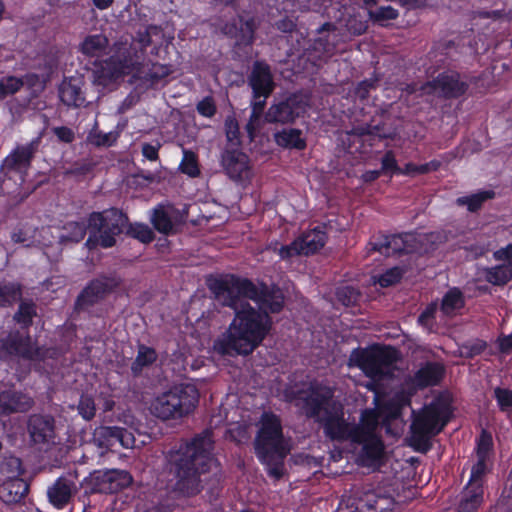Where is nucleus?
<instances>
[{
    "label": "nucleus",
    "mask_w": 512,
    "mask_h": 512,
    "mask_svg": "<svg viewBox=\"0 0 512 512\" xmlns=\"http://www.w3.org/2000/svg\"><path fill=\"white\" fill-rule=\"evenodd\" d=\"M467 76L462 77L456 70L440 72L435 78L427 81L421 86L423 93L431 94L438 92L444 99H459L469 91Z\"/></svg>",
    "instance_id": "obj_15"
},
{
    "label": "nucleus",
    "mask_w": 512,
    "mask_h": 512,
    "mask_svg": "<svg viewBox=\"0 0 512 512\" xmlns=\"http://www.w3.org/2000/svg\"><path fill=\"white\" fill-rule=\"evenodd\" d=\"M380 171L382 175H402L403 167H400L397 163L395 153L393 150H387L383 157L381 158V168Z\"/></svg>",
    "instance_id": "obj_53"
},
{
    "label": "nucleus",
    "mask_w": 512,
    "mask_h": 512,
    "mask_svg": "<svg viewBox=\"0 0 512 512\" xmlns=\"http://www.w3.org/2000/svg\"><path fill=\"white\" fill-rule=\"evenodd\" d=\"M255 293L249 297V300L254 301L259 311H264L268 315L280 313L285 304L284 293L281 288L276 284H267L260 281L258 284L254 283Z\"/></svg>",
    "instance_id": "obj_20"
},
{
    "label": "nucleus",
    "mask_w": 512,
    "mask_h": 512,
    "mask_svg": "<svg viewBox=\"0 0 512 512\" xmlns=\"http://www.w3.org/2000/svg\"><path fill=\"white\" fill-rule=\"evenodd\" d=\"M40 138H35L27 144L17 145L3 160L0 170L27 172L38 150Z\"/></svg>",
    "instance_id": "obj_23"
},
{
    "label": "nucleus",
    "mask_w": 512,
    "mask_h": 512,
    "mask_svg": "<svg viewBox=\"0 0 512 512\" xmlns=\"http://www.w3.org/2000/svg\"><path fill=\"white\" fill-rule=\"evenodd\" d=\"M91 234L85 245L90 249L101 247L112 248L117 243V237L122 233L139 240L144 244L151 243L154 238L152 229L144 223H129L128 215L117 207L103 211H93L89 214Z\"/></svg>",
    "instance_id": "obj_4"
},
{
    "label": "nucleus",
    "mask_w": 512,
    "mask_h": 512,
    "mask_svg": "<svg viewBox=\"0 0 512 512\" xmlns=\"http://www.w3.org/2000/svg\"><path fill=\"white\" fill-rule=\"evenodd\" d=\"M272 325L270 315L244 302L226 331L214 340L213 351L220 356L250 355L268 336Z\"/></svg>",
    "instance_id": "obj_3"
},
{
    "label": "nucleus",
    "mask_w": 512,
    "mask_h": 512,
    "mask_svg": "<svg viewBox=\"0 0 512 512\" xmlns=\"http://www.w3.org/2000/svg\"><path fill=\"white\" fill-rule=\"evenodd\" d=\"M495 198L493 190H481L467 196L458 197L455 204L459 207L466 206L471 213L478 212L488 200Z\"/></svg>",
    "instance_id": "obj_38"
},
{
    "label": "nucleus",
    "mask_w": 512,
    "mask_h": 512,
    "mask_svg": "<svg viewBox=\"0 0 512 512\" xmlns=\"http://www.w3.org/2000/svg\"><path fill=\"white\" fill-rule=\"evenodd\" d=\"M466 79L469 83V87L472 86L470 91L471 96L485 94L492 84V77L486 72H482L477 76L467 77Z\"/></svg>",
    "instance_id": "obj_50"
},
{
    "label": "nucleus",
    "mask_w": 512,
    "mask_h": 512,
    "mask_svg": "<svg viewBox=\"0 0 512 512\" xmlns=\"http://www.w3.org/2000/svg\"><path fill=\"white\" fill-rule=\"evenodd\" d=\"M357 512H393L395 500L381 488L357 491L351 502Z\"/></svg>",
    "instance_id": "obj_19"
},
{
    "label": "nucleus",
    "mask_w": 512,
    "mask_h": 512,
    "mask_svg": "<svg viewBox=\"0 0 512 512\" xmlns=\"http://www.w3.org/2000/svg\"><path fill=\"white\" fill-rule=\"evenodd\" d=\"M171 72L172 70L170 65L153 62L151 59H147L145 57V62L143 67L140 69L137 79L150 82L151 84H156L170 75Z\"/></svg>",
    "instance_id": "obj_34"
},
{
    "label": "nucleus",
    "mask_w": 512,
    "mask_h": 512,
    "mask_svg": "<svg viewBox=\"0 0 512 512\" xmlns=\"http://www.w3.org/2000/svg\"><path fill=\"white\" fill-rule=\"evenodd\" d=\"M484 279L495 286H504L512 280V267L506 264L488 267L483 270Z\"/></svg>",
    "instance_id": "obj_40"
},
{
    "label": "nucleus",
    "mask_w": 512,
    "mask_h": 512,
    "mask_svg": "<svg viewBox=\"0 0 512 512\" xmlns=\"http://www.w3.org/2000/svg\"><path fill=\"white\" fill-rule=\"evenodd\" d=\"M158 355L154 348L140 344L136 358L131 363V373L137 377L141 375L144 368L150 367L157 361Z\"/></svg>",
    "instance_id": "obj_36"
},
{
    "label": "nucleus",
    "mask_w": 512,
    "mask_h": 512,
    "mask_svg": "<svg viewBox=\"0 0 512 512\" xmlns=\"http://www.w3.org/2000/svg\"><path fill=\"white\" fill-rule=\"evenodd\" d=\"M213 433L210 429L182 441L166 455V468L171 479V492L178 498H192L204 489L202 475L213 473L220 481L222 467L214 453Z\"/></svg>",
    "instance_id": "obj_1"
},
{
    "label": "nucleus",
    "mask_w": 512,
    "mask_h": 512,
    "mask_svg": "<svg viewBox=\"0 0 512 512\" xmlns=\"http://www.w3.org/2000/svg\"><path fill=\"white\" fill-rule=\"evenodd\" d=\"M122 283L123 279L116 273H103L91 279L77 295L74 303L75 310L78 312H90L92 307L114 293Z\"/></svg>",
    "instance_id": "obj_12"
},
{
    "label": "nucleus",
    "mask_w": 512,
    "mask_h": 512,
    "mask_svg": "<svg viewBox=\"0 0 512 512\" xmlns=\"http://www.w3.org/2000/svg\"><path fill=\"white\" fill-rule=\"evenodd\" d=\"M308 103L300 94H292L270 106L265 119L269 123H293L307 112Z\"/></svg>",
    "instance_id": "obj_17"
},
{
    "label": "nucleus",
    "mask_w": 512,
    "mask_h": 512,
    "mask_svg": "<svg viewBox=\"0 0 512 512\" xmlns=\"http://www.w3.org/2000/svg\"><path fill=\"white\" fill-rule=\"evenodd\" d=\"M465 305V300L462 291L453 287L450 288L443 296L441 301V311L449 315L457 309H461Z\"/></svg>",
    "instance_id": "obj_44"
},
{
    "label": "nucleus",
    "mask_w": 512,
    "mask_h": 512,
    "mask_svg": "<svg viewBox=\"0 0 512 512\" xmlns=\"http://www.w3.org/2000/svg\"><path fill=\"white\" fill-rule=\"evenodd\" d=\"M446 369L443 363L427 361L414 373L411 383L417 389L438 386L445 377Z\"/></svg>",
    "instance_id": "obj_28"
},
{
    "label": "nucleus",
    "mask_w": 512,
    "mask_h": 512,
    "mask_svg": "<svg viewBox=\"0 0 512 512\" xmlns=\"http://www.w3.org/2000/svg\"><path fill=\"white\" fill-rule=\"evenodd\" d=\"M221 165L227 176L235 182L245 180L250 172L249 158L238 148H225L221 154Z\"/></svg>",
    "instance_id": "obj_24"
},
{
    "label": "nucleus",
    "mask_w": 512,
    "mask_h": 512,
    "mask_svg": "<svg viewBox=\"0 0 512 512\" xmlns=\"http://www.w3.org/2000/svg\"><path fill=\"white\" fill-rule=\"evenodd\" d=\"M93 439L98 447L105 449H111L117 443L124 448H130L135 442L131 432L118 426H100L96 428Z\"/></svg>",
    "instance_id": "obj_25"
},
{
    "label": "nucleus",
    "mask_w": 512,
    "mask_h": 512,
    "mask_svg": "<svg viewBox=\"0 0 512 512\" xmlns=\"http://www.w3.org/2000/svg\"><path fill=\"white\" fill-rule=\"evenodd\" d=\"M345 26L351 35L360 36L366 32L368 22L361 14H352L346 19Z\"/></svg>",
    "instance_id": "obj_55"
},
{
    "label": "nucleus",
    "mask_w": 512,
    "mask_h": 512,
    "mask_svg": "<svg viewBox=\"0 0 512 512\" xmlns=\"http://www.w3.org/2000/svg\"><path fill=\"white\" fill-rule=\"evenodd\" d=\"M209 290L223 306L238 310L241 298L249 299L255 293L254 282L235 274H227L208 281Z\"/></svg>",
    "instance_id": "obj_11"
},
{
    "label": "nucleus",
    "mask_w": 512,
    "mask_h": 512,
    "mask_svg": "<svg viewBox=\"0 0 512 512\" xmlns=\"http://www.w3.org/2000/svg\"><path fill=\"white\" fill-rule=\"evenodd\" d=\"M89 229V235L91 234V228L89 227V217L87 222L85 221H69L62 227L60 239L63 242L79 243L81 242Z\"/></svg>",
    "instance_id": "obj_37"
},
{
    "label": "nucleus",
    "mask_w": 512,
    "mask_h": 512,
    "mask_svg": "<svg viewBox=\"0 0 512 512\" xmlns=\"http://www.w3.org/2000/svg\"><path fill=\"white\" fill-rule=\"evenodd\" d=\"M276 144L285 149L304 150L307 146L303 133L297 128L282 129L274 134Z\"/></svg>",
    "instance_id": "obj_33"
},
{
    "label": "nucleus",
    "mask_w": 512,
    "mask_h": 512,
    "mask_svg": "<svg viewBox=\"0 0 512 512\" xmlns=\"http://www.w3.org/2000/svg\"><path fill=\"white\" fill-rule=\"evenodd\" d=\"M179 169L183 174H186L191 178L198 177L200 175V168L196 153L191 150L184 149Z\"/></svg>",
    "instance_id": "obj_48"
},
{
    "label": "nucleus",
    "mask_w": 512,
    "mask_h": 512,
    "mask_svg": "<svg viewBox=\"0 0 512 512\" xmlns=\"http://www.w3.org/2000/svg\"><path fill=\"white\" fill-rule=\"evenodd\" d=\"M436 312L437 304L435 302L429 303L418 316V323L425 328L431 329L435 323Z\"/></svg>",
    "instance_id": "obj_61"
},
{
    "label": "nucleus",
    "mask_w": 512,
    "mask_h": 512,
    "mask_svg": "<svg viewBox=\"0 0 512 512\" xmlns=\"http://www.w3.org/2000/svg\"><path fill=\"white\" fill-rule=\"evenodd\" d=\"M494 398L502 412H508L512 409V390L508 388L496 387L494 389Z\"/></svg>",
    "instance_id": "obj_58"
},
{
    "label": "nucleus",
    "mask_w": 512,
    "mask_h": 512,
    "mask_svg": "<svg viewBox=\"0 0 512 512\" xmlns=\"http://www.w3.org/2000/svg\"><path fill=\"white\" fill-rule=\"evenodd\" d=\"M337 300L344 306L350 307L357 304L361 296L360 291L350 285L338 287L335 292Z\"/></svg>",
    "instance_id": "obj_52"
},
{
    "label": "nucleus",
    "mask_w": 512,
    "mask_h": 512,
    "mask_svg": "<svg viewBox=\"0 0 512 512\" xmlns=\"http://www.w3.org/2000/svg\"><path fill=\"white\" fill-rule=\"evenodd\" d=\"M302 249L300 241L297 238L288 245H282L279 249V256L283 260H288L292 257L303 255Z\"/></svg>",
    "instance_id": "obj_63"
},
{
    "label": "nucleus",
    "mask_w": 512,
    "mask_h": 512,
    "mask_svg": "<svg viewBox=\"0 0 512 512\" xmlns=\"http://www.w3.org/2000/svg\"><path fill=\"white\" fill-rule=\"evenodd\" d=\"M379 81L380 77L374 73L372 77L358 82L353 91L354 96L361 102L367 101L370 92L377 89Z\"/></svg>",
    "instance_id": "obj_49"
},
{
    "label": "nucleus",
    "mask_w": 512,
    "mask_h": 512,
    "mask_svg": "<svg viewBox=\"0 0 512 512\" xmlns=\"http://www.w3.org/2000/svg\"><path fill=\"white\" fill-rule=\"evenodd\" d=\"M59 97L62 103L68 107H81L85 102L81 88L71 83L61 85Z\"/></svg>",
    "instance_id": "obj_42"
},
{
    "label": "nucleus",
    "mask_w": 512,
    "mask_h": 512,
    "mask_svg": "<svg viewBox=\"0 0 512 512\" xmlns=\"http://www.w3.org/2000/svg\"><path fill=\"white\" fill-rule=\"evenodd\" d=\"M109 39L104 34L87 35L80 44V51L87 57L100 58L107 54Z\"/></svg>",
    "instance_id": "obj_32"
},
{
    "label": "nucleus",
    "mask_w": 512,
    "mask_h": 512,
    "mask_svg": "<svg viewBox=\"0 0 512 512\" xmlns=\"http://www.w3.org/2000/svg\"><path fill=\"white\" fill-rule=\"evenodd\" d=\"M27 431L35 445H48L55 442L56 421L50 414H31L27 420Z\"/></svg>",
    "instance_id": "obj_21"
},
{
    "label": "nucleus",
    "mask_w": 512,
    "mask_h": 512,
    "mask_svg": "<svg viewBox=\"0 0 512 512\" xmlns=\"http://www.w3.org/2000/svg\"><path fill=\"white\" fill-rule=\"evenodd\" d=\"M403 277V271L399 267H392L387 269L384 273L379 275L377 283L382 288H388L400 282Z\"/></svg>",
    "instance_id": "obj_56"
},
{
    "label": "nucleus",
    "mask_w": 512,
    "mask_h": 512,
    "mask_svg": "<svg viewBox=\"0 0 512 512\" xmlns=\"http://www.w3.org/2000/svg\"><path fill=\"white\" fill-rule=\"evenodd\" d=\"M34 404V399L22 391L3 390L0 392V417L28 412Z\"/></svg>",
    "instance_id": "obj_27"
},
{
    "label": "nucleus",
    "mask_w": 512,
    "mask_h": 512,
    "mask_svg": "<svg viewBox=\"0 0 512 512\" xmlns=\"http://www.w3.org/2000/svg\"><path fill=\"white\" fill-rule=\"evenodd\" d=\"M484 486L467 483L462 492L459 512H476L483 503Z\"/></svg>",
    "instance_id": "obj_31"
},
{
    "label": "nucleus",
    "mask_w": 512,
    "mask_h": 512,
    "mask_svg": "<svg viewBox=\"0 0 512 512\" xmlns=\"http://www.w3.org/2000/svg\"><path fill=\"white\" fill-rule=\"evenodd\" d=\"M77 411L85 421L92 420L96 414V405L93 397L82 394L77 405Z\"/></svg>",
    "instance_id": "obj_54"
},
{
    "label": "nucleus",
    "mask_w": 512,
    "mask_h": 512,
    "mask_svg": "<svg viewBox=\"0 0 512 512\" xmlns=\"http://www.w3.org/2000/svg\"><path fill=\"white\" fill-rule=\"evenodd\" d=\"M441 162L437 159H433L424 164H415L408 162L403 166V176L415 177L417 175H425L430 172H436L440 169Z\"/></svg>",
    "instance_id": "obj_45"
},
{
    "label": "nucleus",
    "mask_w": 512,
    "mask_h": 512,
    "mask_svg": "<svg viewBox=\"0 0 512 512\" xmlns=\"http://www.w3.org/2000/svg\"><path fill=\"white\" fill-rule=\"evenodd\" d=\"M252 98H269L275 89L271 67L263 60H256L248 76Z\"/></svg>",
    "instance_id": "obj_22"
},
{
    "label": "nucleus",
    "mask_w": 512,
    "mask_h": 512,
    "mask_svg": "<svg viewBox=\"0 0 512 512\" xmlns=\"http://www.w3.org/2000/svg\"><path fill=\"white\" fill-rule=\"evenodd\" d=\"M37 316V307L32 300H22L19 303L17 311L13 315V320L22 330L28 331L33 325V319Z\"/></svg>",
    "instance_id": "obj_39"
},
{
    "label": "nucleus",
    "mask_w": 512,
    "mask_h": 512,
    "mask_svg": "<svg viewBox=\"0 0 512 512\" xmlns=\"http://www.w3.org/2000/svg\"><path fill=\"white\" fill-rule=\"evenodd\" d=\"M487 472V459L477 457L476 463L471 468L469 484H484L483 478Z\"/></svg>",
    "instance_id": "obj_57"
},
{
    "label": "nucleus",
    "mask_w": 512,
    "mask_h": 512,
    "mask_svg": "<svg viewBox=\"0 0 512 512\" xmlns=\"http://www.w3.org/2000/svg\"><path fill=\"white\" fill-rule=\"evenodd\" d=\"M258 23L255 17L245 18L241 14H237L230 21L220 24L221 33L228 38L235 40L238 47H250L255 41V33Z\"/></svg>",
    "instance_id": "obj_18"
},
{
    "label": "nucleus",
    "mask_w": 512,
    "mask_h": 512,
    "mask_svg": "<svg viewBox=\"0 0 512 512\" xmlns=\"http://www.w3.org/2000/svg\"><path fill=\"white\" fill-rule=\"evenodd\" d=\"M338 28L333 22H325L316 29L317 38L303 49L302 56L314 67H321L334 54L339 41Z\"/></svg>",
    "instance_id": "obj_14"
},
{
    "label": "nucleus",
    "mask_w": 512,
    "mask_h": 512,
    "mask_svg": "<svg viewBox=\"0 0 512 512\" xmlns=\"http://www.w3.org/2000/svg\"><path fill=\"white\" fill-rule=\"evenodd\" d=\"M225 134L227 141L239 146L240 141V128L237 120L234 117H228L224 123Z\"/></svg>",
    "instance_id": "obj_60"
},
{
    "label": "nucleus",
    "mask_w": 512,
    "mask_h": 512,
    "mask_svg": "<svg viewBox=\"0 0 512 512\" xmlns=\"http://www.w3.org/2000/svg\"><path fill=\"white\" fill-rule=\"evenodd\" d=\"M199 397L195 385L181 383L157 396L152 404V410L155 416L163 420L180 419L196 409Z\"/></svg>",
    "instance_id": "obj_8"
},
{
    "label": "nucleus",
    "mask_w": 512,
    "mask_h": 512,
    "mask_svg": "<svg viewBox=\"0 0 512 512\" xmlns=\"http://www.w3.org/2000/svg\"><path fill=\"white\" fill-rule=\"evenodd\" d=\"M119 137L118 132L104 133L98 129L97 122L94 127L89 131L86 141L88 144L100 148V147H111L115 145Z\"/></svg>",
    "instance_id": "obj_43"
},
{
    "label": "nucleus",
    "mask_w": 512,
    "mask_h": 512,
    "mask_svg": "<svg viewBox=\"0 0 512 512\" xmlns=\"http://www.w3.org/2000/svg\"><path fill=\"white\" fill-rule=\"evenodd\" d=\"M22 296V285L18 282L0 281V307L12 306Z\"/></svg>",
    "instance_id": "obj_41"
},
{
    "label": "nucleus",
    "mask_w": 512,
    "mask_h": 512,
    "mask_svg": "<svg viewBox=\"0 0 512 512\" xmlns=\"http://www.w3.org/2000/svg\"><path fill=\"white\" fill-rule=\"evenodd\" d=\"M379 418L377 410L365 409L358 423H350L345 419L344 408L339 403L319 419V424L331 441L361 446L358 459L361 464L371 466L379 463L385 453V444L378 432Z\"/></svg>",
    "instance_id": "obj_2"
},
{
    "label": "nucleus",
    "mask_w": 512,
    "mask_h": 512,
    "mask_svg": "<svg viewBox=\"0 0 512 512\" xmlns=\"http://www.w3.org/2000/svg\"><path fill=\"white\" fill-rule=\"evenodd\" d=\"M24 86L22 78L16 76H4L0 79V101L16 94Z\"/></svg>",
    "instance_id": "obj_51"
},
{
    "label": "nucleus",
    "mask_w": 512,
    "mask_h": 512,
    "mask_svg": "<svg viewBox=\"0 0 512 512\" xmlns=\"http://www.w3.org/2000/svg\"><path fill=\"white\" fill-rule=\"evenodd\" d=\"M487 348V343L484 340L476 339L471 342H467L462 345V355L465 358L473 359L474 357L481 355Z\"/></svg>",
    "instance_id": "obj_59"
},
{
    "label": "nucleus",
    "mask_w": 512,
    "mask_h": 512,
    "mask_svg": "<svg viewBox=\"0 0 512 512\" xmlns=\"http://www.w3.org/2000/svg\"><path fill=\"white\" fill-rule=\"evenodd\" d=\"M163 42L164 31L160 26L151 24L139 29L128 46L119 47L116 53L106 60L111 76L132 75L137 79L145 62L146 49L151 47L150 54L157 56Z\"/></svg>",
    "instance_id": "obj_6"
},
{
    "label": "nucleus",
    "mask_w": 512,
    "mask_h": 512,
    "mask_svg": "<svg viewBox=\"0 0 512 512\" xmlns=\"http://www.w3.org/2000/svg\"><path fill=\"white\" fill-rule=\"evenodd\" d=\"M29 491V484L22 478H8L0 484V500L6 505L21 503Z\"/></svg>",
    "instance_id": "obj_29"
},
{
    "label": "nucleus",
    "mask_w": 512,
    "mask_h": 512,
    "mask_svg": "<svg viewBox=\"0 0 512 512\" xmlns=\"http://www.w3.org/2000/svg\"><path fill=\"white\" fill-rule=\"evenodd\" d=\"M298 240L303 248V255L308 256L318 252L324 247L327 235L320 227H316L311 231L302 234L298 237Z\"/></svg>",
    "instance_id": "obj_35"
},
{
    "label": "nucleus",
    "mask_w": 512,
    "mask_h": 512,
    "mask_svg": "<svg viewBox=\"0 0 512 512\" xmlns=\"http://www.w3.org/2000/svg\"><path fill=\"white\" fill-rule=\"evenodd\" d=\"M196 110L199 113V115L206 118H212L217 112V107L214 98L212 96L204 97L197 103Z\"/></svg>",
    "instance_id": "obj_62"
},
{
    "label": "nucleus",
    "mask_w": 512,
    "mask_h": 512,
    "mask_svg": "<svg viewBox=\"0 0 512 512\" xmlns=\"http://www.w3.org/2000/svg\"><path fill=\"white\" fill-rule=\"evenodd\" d=\"M133 478L125 470L94 471L85 478L90 493L114 494L131 485Z\"/></svg>",
    "instance_id": "obj_16"
},
{
    "label": "nucleus",
    "mask_w": 512,
    "mask_h": 512,
    "mask_svg": "<svg viewBox=\"0 0 512 512\" xmlns=\"http://www.w3.org/2000/svg\"><path fill=\"white\" fill-rule=\"evenodd\" d=\"M408 239H415L411 233H399L393 235H379L369 242L370 251L383 255H401L408 252Z\"/></svg>",
    "instance_id": "obj_26"
},
{
    "label": "nucleus",
    "mask_w": 512,
    "mask_h": 512,
    "mask_svg": "<svg viewBox=\"0 0 512 512\" xmlns=\"http://www.w3.org/2000/svg\"><path fill=\"white\" fill-rule=\"evenodd\" d=\"M298 401L297 406L303 411L304 415L309 419H314L319 423V419L327 412L339 405L334 400V390L328 386L311 385L307 391L299 390L295 394Z\"/></svg>",
    "instance_id": "obj_13"
},
{
    "label": "nucleus",
    "mask_w": 512,
    "mask_h": 512,
    "mask_svg": "<svg viewBox=\"0 0 512 512\" xmlns=\"http://www.w3.org/2000/svg\"><path fill=\"white\" fill-rule=\"evenodd\" d=\"M74 483L64 477H59L48 488L47 495L50 503L57 509L65 507L72 497Z\"/></svg>",
    "instance_id": "obj_30"
},
{
    "label": "nucleus",
    "mask_w": 512,
    "mask_h": 512,
    "mask_svg": "<svg viewBox=\"0 0 512 512\" xmlns=\"http://www.w3.org/2000/svg\"><path fill=\"white\" fill-rule=\"evenodd\" d=\"M47 350L32 340L29 331L15 329L0 338V361L10 364L20 360L44 361Z\"/></svg>",
    "instance_id": "obj_10"
},
{
    "label": "nucleus",
    "mask_w": 512,
    "mask_h": 512,
    "mask_svg": "<svg viewBox=\"0 0 512 512\" xmlns=\"http://www.w3.org/2000/svg\"><path fill=\"white\" fill-rule=\"evenodd\" d=\"M52 132L59 142L70 144L75 140L74 131L67 126L54 127L52 128Z\"/></svg>",
    "instance_id": "obj_64"
},
{
    "label": "nucleus",
    "mask_w": 512,
    "mask_h": 512,
    "mask_svg": "<svg viewBox=\"0 0 512 512\" xmlns=\"http://www.w3.org/2000/svg\"><path fill=\"white\" fill-rule=\"evenodd\" d=\"M368 16L374 24L387 27V22L396 20L399 17V12L392 6H381L376 10H369Z\"/></svg>",
    "instance_id": "obj_47"
},
{
    "label": "nucleus",
    "mask_w": 512,
    "mask_h": 512,
    "mask_svg": "<svg viewBox=\"0 0 512 512\" xmlns=\"http://www.w3.org/2000/svg\"><path fill=\"white\" fill-rule=\"evenodd\" d=\"M399 360V350L394 346L383 344L357 348L350 355L351 363L374 381H380L388 377L390 369Z\"/></svg>",
    "instance_id": "obj_9"
},
{
    "label": "nucleus",
    "mask_w": 512,
    "mask_h": 512,
    "mask_svg": "<svg viewBox=\"0 0 512 512\" xmlns=\"http://www.w3.org/2000/svg\"><path fill=\"white\" fill-rule=\"evenodd\" d=\"M151 223L159 233L169 235L173 232V223L171 217L161 206L153 210Z\"/></svg>",
    "instance_id": "obj_46"
},
{
    "label": "nucleus",
    "mask_w": 512,
    "mask_h": 512,
    "mask_svg": "<svg viewBox=\"0 0 512 512\" xmlns=\"http://www.w3.org/2000/svg\"><path fill=\"white\" fill-rule=\"evenodd\" d=\"M257 427L254 453L267 475L278 481L285 475V459L290 452L285 442L282 420L274 412L264 411Z\"/></svg>",
    "instance_id": "obj_5"
},
{
    "label": "nucleus",
    "mask_w": 512,
    "mask_h": 512,
    "mask_svg": "<svg viewBox=\"0 0 512 512\" xmlns=\"http://www.w3.org/2000/svg\"><path fill=\"white\" fill-rule=\"evenodd\" d=\"M451 410L448 404L432 402L416 416L411 424L412 446L418 452L426 453L431 449L432 437L439 434L448 424Z\"/></svg>",
    "instance_id": "obj_7"
}]
</instances>
